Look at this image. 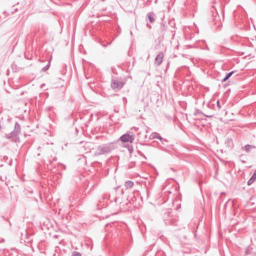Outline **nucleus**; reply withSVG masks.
Returning <instances> with one entry per match:
<instances>
[{
  "instance_id": "nucleus-1",
  "label": "nucleus",
  "mask_w": 256,
  "mask_h": 256,
  "mask_svg": "<svg viewBox=\"0 0 256 256\" xmlns=\"http://www.w3.org/2000/svg\"><path fill=\"white\" fill-rule=\"evenodd\" d=\"M21 132V127L18 122H16L14 130L10 133L6 134L4 138L10 140L12 142H18L20 141V134Z\"/></svg>"
},
{
  "instance_id": "nucleus-2",
  "label": "nucleus",
  "mask_w": 256,
  "mask_h": 256,
  "mask_svg": "<svg viewBox=\"0 0 256 256\" xmlns=\"http://www.w3.org/2000/svg\"><path fill=\"white\" fill-rule=\"evenodd\" d=\"M115 146L113 143H108L98 146L95 152L96 156H100L109 154L114 149Z\"/></svg>"
},
{
  "instance_id": "nucleus-3",
  "label": "nucleus",
  "mask_w": 256,
  "mask_h": 256,
  "mask_svg": "<svg viewBox=\"0 0 256 256\" xmlns=\"http://www.w3.org/2000/svg\"><path fill=\"white\" fill-rule=\"evenodd\" d=\"M128 200L134 206H140L142 202V197L140 196L139 192L137 190L130 193L128 196Z\"/></svg>"
},
{
  "instance_id": "nucleus-4",
  "label": "nucleus",
  "mask_w": 256,
  "mask_h": 256,
  "mask_svg": "<svg viewBox=\"0 0 256 256\" xmlns=\"http://www.w3.org/2000/svg\"><path fill=\"white\" fill-rule=\"evenodd\" d=\"M172 210H166L162 212V218L166 224V225H174L177 224L176 218H174L171 215Z\"/></svg>"
},
{
  "instance_id": "nucleus-5",
  "label": "nucleus",
  "mask_w": 256,
  "mask_h": 256,
  "mask_svg": "<svg viewBox=\"0 0 256 256\" xmlns=\"http://www.w3.org/2000/svg\"><path fill=\"white\" fill-rule=\"evenodd\" d=\"M80 194L75 193L70 197L69 200L72 206H74L79 204L80 200Z\"/></svg>"
},
{
  "instance_id": "nucleus-6",
  "label": "nucleus",
  "mask_w": 256,
  "mask_h": 256,
  "mask_svg": "<svg viewBox=\"0 0 256 256\" xmlns=\"http://www.w3.org/2000/svg\"><path fill=\"white\" fill-rule=\"evenodd\" d=\"M124 84L122 81L114 80L112 81L111 87L113 90H120L122 88Z\"/></svg>"
},
{
  "instance_id": "nucleus-7",
  "label": "nucleus",
  "mask_w": 256,
  "mask_h": 256,
  "mask_svg": "<svg viewBox=\"0 0 256 256\" xmlns=\"http://www.w3.org/2000/svg\"><path fill=\"white\" fill-rule=\"evenodd\" d=\"M94 144L90 142L82 143V149H83L86 152H90L92 150L94 149Z\"/></svg>"
},
{
  "instance_id": "nucleus-8",
  "label": "nucleus",
  "mask_w": 256,
  "mask_h": 256,
  "mask_svg": "<svg viewBox=\"0 0 256 256\" xmlns=\"http://www.w3.org/2000/svg\"><path fill=\"white\" fill-rule=\"evenodd\" d=\"M134 139L133 136L128 134H123L120 138V140L124 142H130L132 143L134 140Z\"/></svg>"
},
{
  "instance_id": "nucleus-9",
  "label": "nucleus",
  "mask_w": 256,
  "mask_h": 256,
  "mask_svg": "<svg viewBox=\"0 0 256 256\" xmlns=\"http://www.w3.org/2000/svg\"><path fill=\"white\" fill-rule=\"evenodd\" d=\"M164 58V52H159L154 59V64L156 66L160 65L163 61Z\"/></svg>"
},
{
  "instance_id": "nucleus-10",
  "label": "nucleus",
  "mask_w": 256,
  "mask_h": 256,
  "mask_svg": "<svg viewBox=\"0 0 256 256\" xmlns=\"http://www.w3.org/2000/svg\"><path fill=\"white\" fill-rule=\"evenodd\" d=\"M106 196L104 195L100 198L96 204V208L98 210H100L106 206V202L104 201Z\"/></svg>"
},
{
  "instance_id": "nucleus-11",
  "label": "nucleus",
  "mask_w": 256,
  "mask_h": 256,
  "mask_svg": "<svg viewBox=\"0 0 256 256\" xmlns=\"http://www.w3.org/2000/svg\"><path fill=\"white\" fill-rule=\"evenodd\" d=\"M146 18L150 23H153L155 21L156 14L152 12H148L146 15Z\"/></svg>"
},
{
  "instance_id": "nucleus-12",
  "label": "nucleus",
  "mask_w": 256,
  "mask_h": 256,
  "mask_svg": "<svg viewBox=\"0 0 256 256\" xmlns=\"http://www.w3.org/2000/svg\"><path fill=\"white\" fill-rule=\"evenodd\" d=\"M151 137L152 139L156 138L160 140H162V137L157 132H152L151 134Z\"/></svg>"
},
{
  "instance_id": "nucleus-13",
  "label": "nucleus",
  "mask_w": 256,
  "mask_h": 256,
  "mask_svg": "<svg viewBox=\"0 0 256 256\" xmlns=\"http://www.w3.org/2000/svg\"><path fill=\"white\" fill-rule=\"evenodd\" d=\"M124 186L126 188H130L133 186L134 182L130 180H127L125 182Z\"/></svg>"
},
{
  "instance_id": "nucleus-14",
  "label": "nucleus",
  "mask_w": 256,
  "mask_h": 256,
  "mask_svg": "<svg viewBox=\"0 0 256 256\" xmlns=\"http://www.w3.org/2000/svg\"><path fill=\"white\" fill-rule=\"evenodd\" d=\"M234 72L232 71L227 74L225 77L222 80V82H226L227 80H228L234 74Z\"/></svg>"
},
{
  "instance_id": "nucleus-15",
  "label": "nucleus",
  "mask_w": 256,
  "mask_h": 256,
  "mask_svg": "<svg viewBox=\"0 0 256 256\" xmlns=\"http://www.w3.org/2000/svg\"><path fill=\"white\" fill-rule=\"evenodd\" d=\"M252 148H254V146H252V145H250V144H246V145L244 148V150L246 152H249L250 150Z\"/></svg>"
},
{
  "instance_id": "nucleus-16",
  "label": "nucleus",
  "mask_w": 256,
  "mask_h": 256,
  "mask_svg": "<svg viewBox=\"0 0 256 256\" xmlns=\"http://www.w3.org/2000/svg\"><path fill=\"white\" fill-rule=\"evenodd\" d=\"M256 179V176H254V174H253V175L250 178V180H248V186L250 185L251 184H252L254 182V180Z\"/></svg>"
},
{
  "instance_id": "nucleus-17",
  "label": "nucleus",
  "mask_w": 256,
  "mask_h": 256,
  "mask_svg": "<svg viewBox=\"0 0 256 256\" xmlns=\"http://www.w3.org/2000/svg\"><path fill=\"white\" fill-rule=\"evenodd\" d=\"M50 60L48 62V64L44 67L42 68V72H46L47 70H48V68H50Z\"/></svg>"
},
{
  "instance_id": "nucleus-18",
  "label": "nucleus",
  "mask_w": 256,
  "mask_h": 256,
  "mask_svg": "<svg viewBox=\"0 0 256 256\" xmlns=\"http://www.w3.org/2000/svg\"><path fill=\"white\" fill-rule=\"evenodd\" d=\"M57 160V158L56 156H54L53 158H52V160L50 158H49L48 161V162H49V164L48 165L50 166H52V162L53 161H56Z\"/></svg>"
},
{
  "instance_id": "nucleus-19",
  "label": "nucleus",
  "mask_w": 256,
  "mask_h": 256,
  "mask_svg": "<svg viewBox=\"0 0 256 256\" xmlns=\"http://www.w3.org/2000/svg\"><path fill=\"white\" fill-rule=\"evenodd\" d=\"M169 24L170 26L172 28H174L175 26L174 21V20H172L169 22Z\"/></svg>"
},
{
  "instance_id": "nucleus-20",
  "label": "nucleus",
  "mask_w": 256,
  "mask_h": 256,
  "mask_svg": "<svg viewBox=\"0 0 256 256\" xmlns=\"http://www.w3.org/2000/svg\"><path fill=\"white\" fill-rule=\"evenodd\" d=\"M72 256H82L80 253L78 252H74L72 254Z\"/></svg>"
},
{
  "instance_id": "nucleus-21",
  "label": "nucleus",
  "mask_w": 256,
  "mask_h": 256,
  "mask_svg": "<svg viewBox=\"0 0 256 256\" xmlns=\"http://www.w3.org/2000/svg\"><path fill=\"white\" fill-rule=\"evenodd\" d=\"M160 28L162 32H163L166 30L165 26L162 24H161Z\"/></svg>"
},
{
  "instance_id": "nucleus-22",
  "label": "nucleus",
  "mask_w": 256,
  "mask_h": 256,
  "mask_svg": "<svg viewBox=\"0 0 256 256\" xmlns=\"http://www.w3.org/2000/svg\"><path fill=\"white\" fill-rule=\"evenodd\" d=\"M160 142L162 144H165L168 142V140L166 139L162 138V140H160Z\"/></svg>"
},
{
  "instance_id": "nucleus-23",
  "label": "nucleus",
  "mask_w": 256,
  "mask_h": 256,
  "mask_svg": "<svg viewBox=\"0 0 256 256\" xmlns=\"http://www.w3.org/2000/svg\"><path fill=\"white\" fill-rule=\"evenodd\" d=\"M232 140L231 139L228 138L226 142V143L227 142L228 143H230Z\"/></svg>"
},
{
  "instance_id": "nucleus-24",
  "label": "nucleus",
  "mask_w": 256,
  "mask_h": 256,
  "mask_svg": "<svg viewBox=\"0 0 256 256\" xmlns=\"http://www.w3.org/2000/svg\"><path fill=\"white\" fill-rule=\"evenodd\" d=\"M216 104H217V106L219 108H220V102L219 100H218L217 102H216Z\"/></svg>"
},
{
  "instance_id": "nucleus-25",
  "label": "nucleus",
  "mask_w": 256,
  "mask_h": 256,
  "mask_svg": "<svg viewBox=\"0 0 256 256\" xmlns=\"http://www.w3.org/2000/svg\"><path fill=\"white\" fill-rule=\"evenodd\" d=\"M134 164H135V162H132V165H130V167L132 168L134 165Z\"/></svg>"
},
{
  "instance_id": "nucleus-26",
  "label": "nucleus",
  "mask_w": 256,
  "mask_h": 256,
  "mask_svg": "<svg viewBox=\"0 0 256 256\" xmlns=\"http://www.w3.org/2000/svg\"><path fill=\"white\" fill-rule=\"evenodd\" d=\"M147 26L149 28H152L151 26L149 24H147Z\"/></svg>"
},
{
  "instance_id": "nucleus-27",
  "label": "nucleus",
  "mask_w": 256,
  "mask_h": 256,
  "mask_svg": "<svg viewBox=\"0 0 256 256\" xmlns=\"http://www.w3.org/2000/svg\"><path fill=\"white\" fill-rule=\"evenodd\" d=\"M60 166H62L64 167V169H65V168H66V166H65L64 165H63V164H60Z\"/></svg>"
},
{
  "instance_id": "nucleus-28",
  "label": "nucleus",
  "mask_w": 256,
  "mask_h": 256,
  "mask_svg": "<svg viewBox=\"0 0 256 256\" xmlns=\"http://www.w3.org/2000/svg\"><path fill=\"white\" fill-rule=\"evenodd\" d=\"M254 174V176H256V170H255Z\"/></svg>"
},
{
  "instance_id": "nucleus-29",
  "label": "nucleus",
  "mask_w": 256,
  "mask_h": 256,
  "mask_svg": "<svg viewBox=\"0 0 256 256\" xmlns=\"http://www.w3.org/2000/svg\"><path fill=\"white\" fill-rule=\"evenodd\" d=\"M215 2H219L220 0H214Z\"/></svg>"
},
{
  "instance_id": "nucleus-30",
  "label": "nucleus",
  "mask_w": 256,
  "mask_h": 256,
  "mask_svg": "<svg viewBox=\"0 0 256 256\" xmlns=\"http://www.w3.org/2000/svg\"><path fill=\"white\" fill-rule=\"evenodd\" d=\"M139 154H140V156H144L143 154H142L141 152H139Z\"/></svg>"
},
{
  "instance_id": "nucleus-31",
  "label": "nucleus",
  "mask_w": 256,
  "mask_h": 256,
  "mask_svg": "<svg viewBox=\"0 0 256 256\" xmlns=\"http://www.w3.org/2000/svg\"><path fill=\"white\" fill-rule=\"evenodd\" d=\"M206 117H208V118H210V117H212V116H206Z\"/></svg>"
},
{
  "instance_id": "nucleus-32",
  "label": "nucleus",
  "mask_w": 256,
  "mask_h": 256,
  "mask_svg": "<svg viewBox=\"0 0 256 256\" xmlns=\"http://www.w3.org/2000/svg\"><path fill=\"white\" fill-rule=\"evenodd\" d=\"M2 126L0 124V130H2Z\"/></svg>"
},
{
  "instance_id": "nucleus-33",
  "label": "nucleus",
  "mask_w": 256,
  "mask_h": 256,
  "mask_svg": "<svg viewBox=\"0 0 256 256\" xmlns=\"http://www.w3.org/2000/svg\"><path fill=\"white\" fill-rule=\"evenodd\" d=\"M151 0H147V2H151Z\"/></svg>"
},
{
  "instance_id": "nucleus-34",
  "label": "nucleus",
  "mask_w": 256,
  "mask_h": 256,
  "mask_svg": "<svg viewBox=\"0 0 256 256\" xmlns=\"http://www.w3.org/2000/svg\"><path fill=\"white\" fill-rule=\"evenodd\" d=\"M10 13L12 14L14 13V12H10Z\"/></svg>"
},
{
  "instance_id": "nucleus-35",
  "label": "nucleus",
  "mask_w": 256,
  "mask_h": 256,
  "mask_svg": "<svg viewBox=\"0 0 256 256\" xmlns=\"http://www.w3.org/2000/svg\"><path fill=\"white\" fill-rule=\"evenodd\" d=\"M106 45L104 44V46H106Z\"/></svg>"
}]
</instances>
